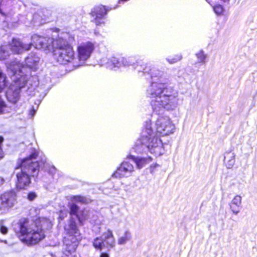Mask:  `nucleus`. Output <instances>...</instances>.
<instances>
[{"instance_id":"dca6fc26","label":"nucleus","mask_w":257,"mask_h":257,"mask_svg":"<svg viewBox=\"0 0 257 257\" xmlns=\"http://www.w3.org/2000/svg\"><path fill=\"white\" fill-rule=\"evenodd\" d=\"M100 63L101 65L105 66L109 69L121 66L120 59H118L114 57H112L110 59H108L107 58H103L100 60Z\"/></svg>"},{"instance_id":"0eeeda50","label":"nucleus","mask_w":257,"mask_h":257,"mask_svg":"<svg viewBox=\"0 0 257 257\" xmlns=\"http://www.w3.org/2000/svg\"><path fill=\"white\" fill-rule=\"evenodd\" d=\"M65 230L67 234L64 237L63 242L66 246V249L70 253L74 252L81 240L82 236L75 222L72 219L65 226Z\"/></svg>"},{"instance_id":"58836bf2","label":"nucleus","mask_w":257,"mask_h":257,"mask_svg":"<svg viewBox=\"0 0 257 257\" xmlns=\"http://www.w3.org/2000/svg\"><path fill=\"white\" fill-rule=\"evenodd\" d=\"M64 216L63 215H60L59 218H60L62 220L64 218Z\"/></svg>"},{"instance_id":"a211bd4d","label":"nucleus","mask_w":257,"mask_h":257,"mask_svg":"<svg viewBox=\"0 0 257 257\" xmlns=\"http://www.w3.org/2000/svg\"><path fill=\"white\" fill-rule=\"evenodd\" d=\"M242 198L239 195H236L230 203V208L233 214L237 215L239 212V207L241 204Z\"/></svg>"},{"instance_id":"a19ab883","label":"nucleus","mask_w":257,"mask_h":257,"mask_svg":"<svg viewBox=\"0 0 257 257\" xmlns=\"http://www.w3.org/2000/svg\"><path fill=\"white\" fill-rule=\"evenodd\" d=\"M159 165L158 164H156L155 167L158 166Z\"/></svg>"},{"instance_id":"20e7f679","label":"nucleus","mask_w":257,"mask_h":257,"mask_svg":"<svg viewBox=\"0 0 257 257\" xmlns=\"http://www.w3.org/2000/svg\"><path fill=\"white\" fill-rule=\"evenodd\" d=\"M20 240L27 245H35L45 237L41 224L27 218L21 219L18 222Z\"/></svg>"},{"instance_id":"2eb2a0df","label":"nucleus","mask_w":257,"mask_h":257,"mask_svg":"<svg viewBox=\"0 0 257 257\" xmlns=\"http://www.w3.org/2000/svg\"><path fill=\"white\" fill-rule=\"evenodd\" d=\"M32 43L24 44L19 40L13 39L11 43V49L15 53H21L29 50L32 46Z\"/></svg>"},{"instance_id":"4be33fe9","label":"nucleus","mask_w":257,"mask_h":257,"mask_svg":"<svg viewBox=\"0 0 257 257\" xmlns=\"http://www.w3.org/2000/svg\"><path fill=\"white\" fill-rule=\"evenodd\" d=\"M8 85V80L6 75L0 68V92H1Z\"/></svg>"},{"instance_id":"9b49d317","label":"nucleus","mask_w":257,"mask_h":257,"mask_svg":"<svg viewBox=\"0 0 257 257\" xmlns=\"http://www.w3.org/2000/svg\"><path fill=\"white\" fill-rule=\"evenodd\" d=\"M16 201V195L11 191L0 195V209L8 210L12 207Z\"/></svg>"},{"instance_id":"7ed1b4c3","label":"nucleus","mask_w":257,"mask_h":257,"mask_svg":"<svg viewBox=\"0 0 257 257\" xmlns=\"http://www.w3.org/2000/svg\"><path fill=\"white\" fill-rule=\"evenodd\" d=\"M37 156L38 152L35 151L29 157L22 160L20 165L16 168L17 188L25 189L31 183V177H35L38 174L39 164L34 161Z\"/></svg>"},{"instance_id":"e433bc0d","label":"nucleus","mask_w":257,"mask_h":257,"mask_svg":"<svg viewBox=\"0 0 257 257\" xmlns=\"http://www.w3.org/2000/svg\"><path fill=\"white\" fill-rule=\"evenodd\" d=\"M100 257H109V255L106 253H101Z\"/></svg>"},{"instance_id":"f257e3e1","label":"nucleus","mask_w":257,"mask_h":257,"mask_svg":"<svg viewBox=\"0 0 257 257\" xmlns=\"http://www.w3.org/2000/svg\"><path fill=\"white\" fill-rule=\"evenodd\" d=\"M136 69L139 72L150 75L152 82L147 91L150 99V104L154 112H160L164 109L173 110L179 105L178 92L170 87H167L161 82L164 73L158 69L147 64L137 65Z\"/></svg>"},{"instance_id":"b1692460","label":"nucleus","mask_w":257,"mask_h":257,"mask_svg":"<svg viewBox=\"0 0 257 257\" xmlns=\"http://www.w3.org/2000/svg\"><path fill=\"white\" fill-rule=\"evenodd\" d=\"M195 55L199 63L205 64L206 59L207 58V55L204 53V52L203 50H200L196 53Z\"/></svg>"},{"instance_id":"1a4fd4ad","label":"nucleus","mask_w":257,"mask_h":257,"mask_svg":"<svg viewBox=\"0 0 257 257\" xmlns=\"http://www.w3.org/2000/svg\"><path fill=\"white\" fill-rule=\"evenodd\" d=\"M95 49L94 44L91 42H86L79 44L77 47L79 60L83 63L91 56Z\"/></svg>"},{"instance_id":"473e14b6","label":"nucleus","mask_w":257,"mask_h":257,"mask_svg":"<svg viewBox=\"0 0 257 257\" xmlns=\"http://www.w3.org/2000/svg\"><path fill=\"white\" fill-rule=\"evenodd\" d=\"M0 231L2 233L6 234L8 233V229L5 226L2 225L0 227Z\"/></svg>"},{"instance_id":"5701e85b","label":"nucleus","mask_w":257,"mask_h":257,"mask_svg":"<svg viewBox=\"0 0 257 257\" xmlns=\"http://www.w3.org/2000/svg\"><path fill=\"white\" fill-rule=\"evenodd\" d=\"M10 46L8 45H2L0 48V60H5L10 55Z\"/></svg>"},{"instance_id":"bb28decb","label":"nucleus","mask_w":257,"mask_h":257,"mask_svg":"<svg viewBox=\"0 0 257 257\" xmlns=\"http://www.w3.org/2000/svg\"><path fill=\"white\" fill-rule=\"evenodd\" d=\"M88 211L86 210H82L79 214L77 215V217L80 223L88 218Z\"/></svg>"},{"instance_id":"cd10ccee","label":"nucleus","mask_w":257,"mask_h":257,"mask_svg":"<svg viewBox=\"0 0 257 257\" xmlns=\"http://www.w3.org/2000/svg\"><path fill=\"white\" fill-rule=\"evenodd\" d=\"M133 57H127V58H124L122 57L120 58V62L121 66H128L130 65H131L133 64Z\"/></svg>"},{"instance_id":"c9c22d12","label":"nucleus","mask_w":257,"mask_h":257,"mask_svg":"<svg viewBox=\"0 0 257 257\" xmlns=\"http://www.w3.org/2000/svg\"><path fill=\"white\" fill-rule=\"evenodd\" d=\"M35 110L34 109H33L30 111V114L33 117L35 115Z\"/></svg>"},{"instance_id":"393cba45","label":"nucleus","mask_w":257,"mask_h":257,"mask_svg":"<svg viewBox=\"0 0 257 257\" xmlns=\"http://www.w3.org/2000/svg\"><path fill=\"white\" fill-rule=\"evenodd\" d=\"M71 200L73 202L81 203H87L89 202V199L81 196H74L71 197Z\"/></svg>"},{"instance_id":"72a5a7b5","label":"nucleus","mask_w":257,"mask_h":257,"mask_svg":"<svg viewBox=\"0 0 257 257\" xmlns=\"http://www.w3.org/2000/svg\"><path fill=\"white\" fill-rule=\"evenodd\" d=\"M6 104L4 101L0 97V113L3 112V108L5 107Z\"/></svg>"},{"instance_id":"6e6552de","label":"nucleus","mask_w":257,"mask_h":257,"mask_svg":"<svg viewBox=\"0 0 257 257\" xmlns=\"http://www.w3.org/2000/svg\"><path fill=\"white\" fill-rule=\"evenodd\" d=\"M175 130V125L169 117L166 115L158 116L155 123V134L167 136L173 134Z\"/></svg>"},{"instance_id":"c756f323","label":"nucleus","mask_w":257,"mask_h":257,"mask_svg":"<svg viewBox=\"0 0 257 257\" xmlns=\"http://www.w3.org/2000/svg\"><path fill=\"white\" fill-rule=\"evenodd\" d=\"M70 209V214L71 215H77V213L78 210V207L74 203H71L69 205Z\"/></svg>"},{"instance_id":"79ce46f5","label":"nucleus","mask_w":257,"mask_h":257,"mask_svg":"<svg viewBox=\"0 0 257 257\" xmlns=\"http://www.w3.org/2000/svg\"><path fill=\"white\" fill-rule=\"evenodd\" d=\"M45 162H46V161H45H45H43V163L44 164Z\"/></svg>"},{"instance_id":"f3484780","label":"nucleus","mask_w":257,"mask_h":257,"mask_svg":"<svg viewBox=\"0 0 257 257\" xmlns=\"http://www.w3.org/2000/svg\"><path fill=\"white\" fill-rule=\"evenodd\" d=\"M40 61V58L34 53H31L25 59L26 66L33 70H36Z\"/></svg>"},{"instance_id":"aec40b11","label":"nucleus","mask_w":257,"mask_h":257,"mask_svg":"<svg viewBox=\"0 0 257 257\" xmlns=\"http://www.w3.org/2000/svg\"><path fill=\"white\" fill-rule=\"evenodd\" d=\"M224 163L227 168H231L235 163V155L233 153L228 152L224 156Z\"/></svg>"},{"instance_id":"f704fd0d","label":"nucleus","mask_w":257,"mask_h":257,"mask_svg":"<svg viewBox=\"0 0 257 257\" xmlns=\"http://www.w3.org/2000/svg\"><path fill=\"white\" fill-rule=\"evenodd\" d=\"M36 197V194L34 192L30 193L28 194V198L30 200H34Z\"/></svg>"},{"instance_id":"7c9ffc66","label":"nucleus","mask_w":257,"mask_h":257,"mask_svg":"<svg viewBox=\"0 0 257 257\" xmlns=\"http://www.w3.org/2000/svg\"><path fill=\"white\" fill-rule=\"evenodd\" d=\"M213 10L215 14H217V15H221L222 14L223 12V8L220 5L215 6L213 7Z\"/></svg>"},{"instance_id":"4468645a","label":"nucleus","mask_w":257,"mask_h":257,"mask_svg":"<svg viewBox=\"0 0 257 257\" xmlns=\"http://www.w3.org/2000/svg\"><path fill=\"white\" fill-rule=\"evenodd\" d=\"M101 237L103 240V246L104 248H106L109 250L115 247V238L112 231L111 230L108 229L105 232H103Z\"/></svg>"},{"instance_id":"f03ea898","label":"nucleus","mask_w":257,"mask_h":257,"mask_svg":"<svg viewBox=\"0 0 257 257\" xmlns=\"http://www.w3.org/2000/svg\"><path fill=\"white\" fill-rule=\"evenodd\" d=\"M132 150L140 154L150 152L156 156H161L165 153L164 146L162 141L155 136L150 121L146 122L141 138L137 140Z\"/></svg>"},{"instance_id":"39448f33","label":"nucleus","mask_w":257,"mask_h":257,"mask_svg":"<svg viewBox=\"0 0 257 257\" xmlns=\"http://www.w3.org/2000/svg\"><path fill=\"white\" fill-rule=\"evenodd\" d=\"M8 69L14 73L13 82L11 83L7 91L6 96L8 101L16 103L20 97V90L23 88L28 80V75L24 74L23 71L25 68L22 67L17 61H14L8 66Z\"/></svg>"},{"instance_id":"6ab92c4d","label":"nucleus","mask_w":257,"mask_h":257,"mask_svg":"<svg viewBox=\"0 0 257 257\" xmlns=\"http://www.w3.org/2000/svg\"><path fill=\"white\" fill-rule=\"evenodd\" d=\"M130 157L133 160V161L136 164L137 168L138 169L142 168L143 166L146 165L147 164L152 161V158L148 157L147 158H136L133 156H130Z\"/></svg>"},{"instance_id":"9d476101","label":"nucleus","mask_w":257,"mask_h":257,"mask_svg":"<svg viewBox=\"0 0 257 257\" xmlns=\"http://www.w3.org/2000/svg\"><path fill=\"white\" fill-rule=\"evenodd\" d=\"M55 40L51 38L40 37L37 35L32 36V46L36 49H43L50 51L53 47V43Z\"/></svg>"},{"instance_id":"412c9836","label":"nucleus","mask_w":257,"mask_h":257,"mask_svg":"<svg viewBox=\"0 0 257 257\" xmlns=\"http://www.w3.org/2000/svg\"><path fill=\"white\" fill-rule=\"evenodd\" d=\"M132 239V234L128 230L124 231L122 236L119 237L117 240V243L119 245L125 244L127 242Z\"/></svg>"},{"instance_id":"ddd939ff","label":"nucleus","mask_w":257,"mask_h":257,"mask_svg":"<svg viewBox=\"0 0 257 257\" xmlns=\"http://www.w3.org/2000/svg\"><path fill=\"white\" fill-rule=\"evenodd\" d=\"M106 13L107 10L104 6H100L94 9L91 14L96 25H99L103 23L102 20Z\"/></svg>"},{"instance_id":"c85d7f7f","label":"nucleus","mask_w":257,"mask_h":257,"mask_svg":"<svg viewBox=\"0 0 257 257\" xmlns=\"http://www.w3.org/2000/svg\"><path fill=\"white\" fill-rule=\"evenodd\" d=\"M182 59L181 55H177L172 58H167V60L170 64H173L180 61Z\"/></svg>"},{"instance_id":"ea45409f","label":"nucleus","mask_w":257,"mask_h":257,"mask_svg":"<svg viewBox=\"0 0 257 257\" xmlns=\"http://www.w3.org/2000/svg\"><path fill=\"white\" fill-rule=\"evenodd\" d=\"M221 1L224 3H228L229 0H221Z\"/></svg>"},{"instance_id":"2f4dec72","label":"nucleus","mask_w":257,"mask_h":257,"mask_svg":"<svg viewBox=\"0 0 257 257\" xmlns=\"http://www.w3.org/2000/svg\"><path fill=\"white\" fill-rule=\"evenodd\" d=\"M11 3L10 0H0V13L3 14V13L2 11L1 7H5Z\"/></svg>"},{"instance_id":"a878e982","label":"nucleus","mask_w":257,"mask_h":257,"mask_svg":"<svg viewBox=\"0 0 257 257\" xmlns=\"http://www.w3.org/2000/svg\"><path fill=\"white\" fill-rule=\"evenodd\" d=\"M93 246L95 248L99 249H102L104 248L103 246V238H99L98 237L95 238L93 241Z\"/></svg>"},{"instance_id":"423d86ee","label":"nucleus","mask_w":257,"mask_h":257,"mask_svg":"<svg viewBox=\"0 0 257 257\" xmlns=\"http://www.w3.org/2000/svg\"><path fill=\"white\" fill-rule=\"evenodd\" d=\"M52 50L60 64H66L74 59V52L72 47L63 39L59 38L55 40Z\"/></svg>"},{"instance_id":"f8f14e48","label":"nucleus","mask_w":257,"mask_h":257,"mask_svg":"<svg viewBox=\"0 0 257 257\" xmlns=\"http://www.w3.org/2000/svg\"><path fill=\"white\" fill-rule=\"evenodd\" d=\"M134 171V166L132 164L126 161H124L113 174L112 176L115 178H119L127 177L131 176Z\"/></svg>"},{"instance_id":"4c0bfd02","label":"nucleus","mask_w":257,"mask_h":257,"mask_svg":"<svg viewBox=\"0 0 257 257\" xmlns=\"http://www.w3.org/2000/svg\"><path fill=\"white\" fill-rule=\"evenodd\" d=\"M4 182V180L3 178L0 177V185L3 184Z\"/></svg>"}]
</instances>
